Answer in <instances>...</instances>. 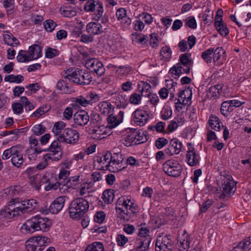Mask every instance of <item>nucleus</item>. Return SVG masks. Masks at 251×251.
<instances>
[{
  "label": "nucleus",
  "mask_w": 251,
  "mask_h": 251,
  "mask_svg": "<svg viewBox=\"0 0 251 251\" xmlns=\"http://www.w3.org/2000/svg\"><path fill=\"white\" fill-rule=\"evenodd\" d=\"M51 226L49 219L36 215L25 221L22 226L21 230L25 234L33 233L36 231H47Z\"/></svg>",
  "instance_id": "obj_1"
},
{
  "label": "nucleus",
  "mask_w": 251,
  "mask_h": 251,
  "mask_svg": "<svg viewBox=\"0 0 251 251\" xmlns=\"http://www.w3.org/2000/svg\"><path fill=\"white\" fill-rule=\"evenodd\" d=\"M63 75L65 78H68L70 81L82 85L90 84L92 79L89 72L79 69H76L74 71L72 69H68L64 72Z\"/></svg>",
  "instance_id": "obj_2"
},
{
  "label": "nucleus",
  "mask_w": 251,
  "mask_h": 251,
  "mask_svg": "<svg viewBox=\"0 0 251 251\" xmlns=\"http://www.w3.org/2000/svg\"><path fill=\"white\" fill-rule=\"evenodd\" d=\"M89 202L83 198H79L73 201L68 208L70 216L73 219H80L89 208Z\"/></svg>",
  "instance_id": "obj_3"
},
{
  "label": "nucleus",
  "mask_w": 251,
  "mask_h": 251,
  "mask_svg": "<svg viewBox=\"0 0 251 251\" xmlns=\"http://www.w3.org/2000/svg\"><path fill=\"white\" fill-rule=\"evenodd\" d=\"M163 170L168 176L176 177L181 175L182 167L177 161L168 160L163 163Z\"/></svg>",
  "instance_id": "obj_4"
},
{
  "label": "nucleus",
  "mask_w": 251,
  "mask_h": 251,
  "mask_svg": "<svg viewBox=\"0 0 251 251\" xmlns=\"http://www.w3.org/2000/svg\"><path fill=\"white\" fill-rule=\"evenodd\" d=\"M79 133L76 130L72 128H66L62 134L57 137V139L61 142L67 144L76 143L79 140Z\"/></svg>",
  "instance_id": "obj_5"
},
{
  "label": "nucleus",
  "mask_w": 251,
  "mask_h": 251,
  "mask_svg": "<svg viewBox=\"0 0 251 251\" xmlns=\"http://www.w3.org/2000/svg\"><path fill=\"white\" fill-rule=\"evenodd\" d=\"M17 199H12L7 207L2 209L0 211L1 215L7 219L12 218L16 216L19 215L21 212L20 206L17 203Z\"/></svg>",
  "instance_id": "obj_6"
},
{
  "label": "nucleus",
  "mask_w": 251,
  "mask_h": 251,
  "mask_svg": "<svg viewBox=\"0 0 251 251\" xmlns=\"http://www.w3.org/2000/svg\"><path fill=\"white\" fill-rule=\"evenodd\" d=\"M170 235L160 236L156 239L155 251H171L174 248L173 241L169 238Z\"/></svg>",
  "instance_id": "obj_7"
},
{
  "label": "nucleus",
  "mask_w": 251,
  "mask_h": 251,
  "mask_svg": "<svg viewBox=\"0 0 251 251\" xmlns=\"http://www.w3.org/2000/svg\"><path fill=\"white\" fill-rule=\"evenodd\" d=\"M192 64V61L186 53L181 54L179 57V62L171 68L169 73L179 76L182 74V65L188 66Z\"/></svg>",
  "instance_id": "obj_8"
},
{
  "label": "nucleus",
  "mask_w": 251,
  "mask_h": 251,
  "mask_svg": "<svg viewBox=\"0 0 251 251\" xmlns=\"http://www.w3.org/2000/svg\"><path fill=\"white\" fill-rule=\"evenodd\" d=\"M85 65L88 69L96 73L99 76H101L105 72L103 64L98 59L93 58L87 60Z\"/></svg>",
  "instance_id": "obj_9"
},
{
  "label": "nucleus",
  "mask_w": 251,
  "mask_h": 251,
  "mask_svg": "<svg viewBox=\"0 0 251 251\" xmlns=\"http://www.w3.org/2000/svg\"><path fill=\"white\" fill-rule=\"evenodd\" d=\"M110 158V160L108 162V164L106 166L107 169L110 171L114 173L118 172L125 168V166L122 165L123 161L122 155L118 154H115L114 155H111Z\"/></svg>",
  "instance_id": "obj_10"
},
{
  "label": "nucleus",
  "mask_w": 251,
  "mask_h": 251,
  "mask_svg": "<svg viewBox=\"0 0 251 251\" xmlns=\"http://www.w3.org/2000/svg\"><path fill=\"white\" fill-rule=\"evenodd\" d=\"M188 150L186 153V161L190 166H195L199 164L200 156L196 152L195 148L191 143L187 144Z\"/></svg>",
  "instance_id": "obj_11"
},
{
  "label": "nucleus",
  "mask_w": 251,
  "mask_h": 251,
  "mask_svg": "<svg viewBox=\"0 0 251 251\" xmlns=\"http://www.w3.org/2000/svg\"><path fill=\"white\" fill-rule=\"evenodd\" d=\"M182 147V143L177 139L174 138L170 141L168 147L165 149L164 151L166 154L172 156L179 153Z\"/></svg>",
  "instance_id": "obj_12"
},
{
  "label": "nucleus",
  "mask_w": 251,
  "mask_h": 251,
  "mask_svg": "<svg viewBox=\"0 0 251 251\" xmlns=\"http://www.w3.org/2000/svg\"><path fill=\"white\" fill-rule=\"evenodd\" d=\"M132 116L134 123L139 126L145 125L150 118L148 113L141 109H136L133 113Z\"/></svg>",
  "instance_id": "obj_13"
},
{
  "label": "nucleus",
  "mask_w": 251,
  "mask_h": 251,
  "mask_svg": "<svg viewBox=\"0 0 251 251\" xmlns=\"http://www.w3.org/2000/svg\"><path fill=\"white\" fill-rule=\"evenodd\" d=\"M18 205L20 206V210L22 214L33 211L36 208L37 201L34 199L23 201L19 202L17 201Z\"/></svg>",
  "instance_id": "obj_14"
},
{
  "label": "nucleus",
  "mask_w": 251,
  "mask_h": 251,
  "mask_svg": "<svg viewBox=\"0 0 251 251\" xmlns=\"http://www.w3.org/2000/svg\"><path fill=\"white\" fill-rule=\"evenodd\" d=\"M151 240V236L137 238L135 242V250L136 251H147L149 249Z\"/></svg>",
  "instance_id": "obj_15"
},
{
  "label": "nucleus",
  "mask_w": 251,
  "mask_h": 251,
  "mask_svg": "<svg viewBox=\"0 0 251 251\" xmlns=\"http://www.w3.org/2000/svg\"><path fill=\"white\" fill-rule=\"evenodd\" d=\"M66 198V196H60L54 200L50 206V212L52 214L59 213L64 206Z\"/></svg>",
  "instance_id": "obj_16"
},
{
  "label": "nucleus",
  "mask_w": 251,
  "mask_h": 251,
  "mask_svg": "<svg viewBox=\"0 0 251 251\" xmlns=\"http://www.w3.org/2000/svg\"><path fill=\"white\" fill-rule=\"evenodd\" d=\"M109 130V128L104 125L98 126H94L92 128H90V133L93 136V138L96 139H101L104 137L103 135H106L107 134V130Z\"/></svg>",
  "instance_id": "obj_17"
},
{
  "label": "nucleus",
  "mask_w": 251,
  "mask_h": 251,
  "mask_svg": "<svg viewBox=\"0 0 251 251\" xmlns=\"http://www.w3.org/2000/svg\"><path fill=\"white\" fill-rule=\"evenodd\" d=\"M75 123L78 126L86 125L90 120L88 113L85 111H80L75 113L73 116Z\"/></svg>",
  "instance_id": "obj_18"
},
{
  "label": "nucleus",
  "mask_w": 251,
  "mask_h": 251,
  "mask_svg": "<svg viewBox=\"0 0 251 251\" xmlns=\"http://www.w3.org/2000/svg\"><path fill=\"white\" fill-rule=\"evenodd\" d=\"M231 178L230 176H228V178L223 184V191L226 193L228 197H230L231 194H234L236 190V183Z\"/></svg>",
  "instance_id": "obj_19"
},
{
  "label": "nucleus",
  "mask_w": 251,
  "mask_h": 251,
  "mask_svg": "<svg viewBox=\"0 0 251 251\" xmlns=\"http://www.w3.org/2000/svg\"><path fill=\"white\" fill-rule=\"evenodd\" d=\"M25 248L27 251H42L44 250L36 237H33L26 242Z\"/></svg>",
  "instance_id": "obj_20"
},
{
  "label": "nucleus",
  "mask_w": 251,
  "mask_h": 251,
  "mask_svg": "<svg viewBox=\"0 0 251 251\" xmlns=\"http://www.w3.org/2000/svg\"><path fill=\"white\" fill-rule=\"evenodd\" d=\"M214 25L216 29L221 35L226 36L228 35L229 33L228 29L226 25L223 23L221 16L216 18Z\"/></svg>",
  "instance_id": "obj_21"
},
{
  "label": "nucleus",
  "mask_w": 251,
  "mask_h": 251,
  "mask_svg": "<svg viewBox=\"0 0 251 251\" xmlns=\"http://www.w3.org/2000/svg\"><path fill=\"white\" fill-rule=\"evenodd\" d=\"M87 32L92 35L100 34L103 31L101 25L98 23L91 22L86 26Z\"/></svg>",
  "instance_id": "obj_22"
},
{
  "label": "nucleus",
  "mask_w": 251,
  "mask_h": 251,
  "mask_svg": "<svg viewBox=\"0 0 251 251\" xmlns=\"http://www.w3.org/2000/svg\"><path fill=\"white\" fill-rule=\"evenodd\" d=\"M28 52L31 60L38 59L42 56V49L40 46L35 44L29 47Z\"/></svg>",
  "instance_id": "obj_23"
},
{
  "label": "nucleus",
  "mask_w": 251,
  "mask_h": 251,
  "mask_svg": "<svg viewBox=\"0 0 251 251\" xmlns=\"http://www.w3.org/2000/svg\"><path fill=\"white\" fill-rule=\"evenodd\" d=\"M208 124L210 128L216 131H219L222 125L219 118L214 115H211L209 116Z\"/></svg>",
  "instance_id": "obj_24"
},
{
  "label": "nucleus",
  "mask_w": 251,
  "mask_h": 251,
  "mask_svg": "<svg viewBox=\"0 0 251 251\" xmlns=\"http://www.w3.org/2000/svg\"><path fill=\"white\" fill-rule=\"evenodd\" d=\"M15 152H16L13 154L11 158V163L14 166L19 168L24 162L23 154L21 151L18 150V147L16 148Z\"/></svg>",
  "instance_id": "obj_25"
},
{
  "label": "nucleus",
  "mask_w": 251,
  "mask_h": 251,
  "mask_svg": "<svg viewBox=\"0 0 251 251\" xmlns=\"http://www.w3.org/2000/svg\"><path fill=\"white\" fill-rule=\"evenodd\" d=\"M128 99L123 92H120L116 99L117 106L119 108H125L128 104Z\"/></svg>",
  "instance_id": "obj_26"
},
{
  "label": "nucleus",
  "mask_w": 251,
  "mask_h": 251,
  "mask_svg": "<svg viewBox=\"0 0 251 251\" xmlns=\"http://www.w3.org/2000/svg\"><path fill=\"white\" fill-rule=\"evenodd\" d=\"M222 85L217 84L210 87L207 92V96L210 98L218 97L222 94Z\"/></svg>",
  "instance_id": "obj_27"
},
{
  "label": "nucleus",
  "mask_w": 251,
  "mask_h": 251,
  "mask_svg": "<svg viewBox=\"0 0 251 251\" xmlns=\"http://www.w3.org/2000/svg\"><path fill=\"white\" fill-rule=\"evenodd\" d=\"M22 192L20 186H12L4 190V193L10 197L18 196Z\"/></svg>",
  "instance_id": "obj_28"
},
{
  "label": "nucleus",
  "mask_w": 251,
  "mask_h": 251,
  "mask_svg": "<svg viewBox=\"0 0 251 251\" xmlns=\"http://www.w3.org/2000/svg\"><path fill=\"white\" fill-rule=\"evenodd\" d=\"M102 118L98 113H92L90 116L91 128L103 125Z\"/></svg>",
  "instance_id": "obj_29"
},
{
  "label": "nucleus",
  "mask_w": 251,
  "mask_h": 251,
  "mask_svg": "<svg viewBox=\"0 0 251 251\" xmlns=\"http://www.w3.org/2000/svg\"><path fill=\"white\" fill-rule=\"evenodd\" d=\"M135 134H136V140H137V144L143 143L147 141L149 139V134L147 131H139L136 129H133Z\"/></svg>",
  "instance_id": "obj_30"
},
{
  "label": "nucleus",
  "mask_w": 251,
  "mask_h": 251,
  "mask_svg": "<svg viewBox=\"0 0 251 251\" xmlns=\"http://www.w3.org/2000/svg\"><path fill=\"white\" fill-rule=\"evenodd\" d=\"M28 178L30 183L36 190H39L41 187V182H40V174H31L29 175Z\"/></svg>",
  "instance_id": "obj_31"
},
{
  "label": "nucleus",
  "mask_w": 251,
  "mask_h": 251,
  "mask_svg": "<svg viewBox=\"0 0 251 251\" xmlns=\"http://www.w3.org/2000/svg\"><path fill=\"white\" fill-rule=\"evenodd\" d=\"M63 153L62 151H57L54 152L47 153L44 155L43 158L45 160H51L52 161H57L61 159Z\"/></svg>",
  "instance_id": "obj_32"
},
{
  "label": "nucleus",
  "mask_w": 251,
  "mask_h": 251,
  "mask_svg": "<svg viewBox=\"0 0 251 251\" xmlns=\"http://www.w3.org/2000/svg\"><path fill=\"white\" fill-rule=\"evenodd\" d=\"M131 133H129L126 136L125 138V145L129 147L131 146L132 145H136L137 144V140H136V134L134 133L133 129H131L130 130Z\"/></svg>",
  "instance_id": "obj_33"
},
{
  "label": "nucleus",
  "mask_w": 251,
  "mask_h": 251,
  "mask_svg": "<svg viewBox=\"0 0 251 251\" xmlns=\"http://www.w3.org/2000/svg\"><path fill=\"white\" fill-rule=\"evenodd\" d=\"M233 110L230 102L229 100L224 101L222 103L221 107V112L225 116H228L230 113Z\"/></svg>",
  "instance_id": "obj_34"
},
{
  "label": "nucleus",
  "mask_w": 251,
  "mask_h": 251,
  "mask_svg": "<svg viewBox=\"0 0 251 251\" xmlns=\"http://www.w3.org/2000/svg\"><path fill=\"white\" fill-rule=\"evenodd\" d=\"M114 198V191L112 189H107L103 192L102 199L106 203H111Z\"/></svg>",
  "instance_id": "obj_35"
},
{
  "label": "nucleus",
  "mask_w": 251,
  "mask_h": 251,
  "mask_svg": "<svg viewBox=\"0 0 251 251\" xmlns=\"http://www.w3.org/2000/svg\"><path fill=\"white\" fill-rule=\"evenodd\" d=\"M24 80V77L22 75H9L4 77L5 81H8L10 83H20Z\"/></svg>",
  "instance_id": "obj_36"
},
{
  "label": "nucleus",
  "mask_w": 251,
  "mask_h": 251,
  "mask_svg": "<svg viewBox=\"0 0 251 251\" xmlns=\"http://www.w3.org/2000/svg\"><path fill=\"white\" fill-rule=\"evenodd\" d=\"M56 88L64 93H69L71 92V88L68 84L63 80H60L56 84Z\"/></svg>",
  "instance_id": "obj_37"
},
{
  "label": "nucleus",
  "mask_w": 251,
  "mask_h": 251,
  "mask_svg": "<svg viewBox=\"0 0 251 251\" xmlns=\"http://www.w3.org/2000/svg\"><path fill=\"white\" fill-rule=\"evenodd\" d=\"M85 251H104L103 244L100 242H94L89 245Z\"/></svg>",
  "instance_id": "obj_38"
},
{
  "label": "nucleus",
  "mask_w": 251,
  "mask_h": 251,
  "mask_svg": "<svg viewBox=\"0 0 251 251\" xmlns=\"http://www.w3.org/2000/svg\"><path fill=\"white\" fill-rule=\"evenodd\" d=\"M100 109L101 112L104 115L110 114L113 110V108L111 103L107 101L103 102L100 107Z\"/></svg>",
  "instance_id": "obj_39"
},
{
  "label": "nucleus",
  "mask_w": 251,
  "mask_h": 251,
  "mask_svg": "<svg viewBox=\"0 0 251 251\" xmlns=\"http://www.w3.org/2000/svg\"><path fill=\"white\" fill-rule=\"evenodd\" d=\"M56 26L57 24L52 20H47L44 22V26L48 32H52Z\"/></svg>",
  "instance_id": "obj_40"
},
{
  "label": "nucleus",
  "mask_w": 251,
  "mask_h": 251,
  "mask_svg": "<svg viewBox=\"0 0 251 251\" xmlns=\"http://www.w3.org/2000/svg\"><path fill=\"white\" fill-rule=\"evenodd\" d=\"M26 51L23 50H21L18 53L17 56V60L19 62H25L31 61L29 55L25 53Z\"/></svg>",
  "instance_id": "obj_41"
},
{
  "label": "nucleus",
  "mask_w": 251,
  "mask_h": 251,
  "mask_svg": "<svg viewBox=\"0 0 251 251\" xmlns=\"http://www.w3.org/2000/svg\"><path fill=\"white\" fill-rule=\"evenodd\" d=\"M213 53V49H208L202 52L201 57L206 63H211L212 62V57L211 55Z\"/></svg>",
  "instance_id": "obj_42"
},
{
  "label": "nucleus",
  "mask_w": 251,
  "mask_h": 251,
  "mask_svg": "<svg viewBox=\"0 0 251 251\" xmlns=\"http://www.w3.org/2000/svg\"><path fill=\"white\" fill-rule=\"evenodd\" d=\"M65 126L66 125L63 122L59 121L54 124L52 131L56 135L58 136L60 135V130L64 129Z\"/></svg>",
  "instance_id": "obj_43"
},
{
  "label": "nucleus",
  "mask_w": 251,
  "mask_h": 251,
  "mask_svg": "<svg viewBox=\"0 0 251 251\" xmlns=\"http://www.w3.org/2000/svg\"><path fill=\"white\" fill-rule=\"evenodd\" d=\"M184 21L185 26H188L192 29H195L197 28V24L194 17L190 16L184 20Z\"/></svg>",
  "instance_id": "obj_44"
},
{
  "label": "nucleus",
  "mask_w": 251,
  "mask_h": 251,
  "mask_svg": "<svg viewBox=\"0 0 251 251\" xmlns=\"http://www.w3.org/2000/svg\"><path fill=\"white\" fill-rule=\"evenodd\" d=\"M17 146H13L10 148L5 150L3 153L2 158L3 160H6L9 158L10 157H12L14 153H15Z\"/></svg>",
  "instance_id": "obj_45"
},
{
  "label": "nucleus",
  "mask_w": 251,
  "mask_h": 251,
  "mask_svg": "<svg viewBox=\"0 0 251 251\" xmlns=\"http://www.w3.org/2000/svg\"><path fill=\"white\" fill-rule=\"evenodd\" d=\"M20 101L24 105L26 111H31L34 108L33 104L28 100L27 98L25 96L22 97Z\"/></svg>",
  "instance_id": "obj_46"
},
{
  "label": "nucleus",
  "mask_w": 251,
  "mask_h": 251,
  "mask_svg": "<svg viewBox=\"0 0 251 251\" xmlns=\"http://www.w3.org/2000/svg\"><path fill=\"white\" fill-rule=\"evenodd\" d=\"M245 251H251V237L245 239L239 243Z\"/></svg>",
  "instance_id": "obj_47"
},
{
  "label": "nucleus",
  "mask_w": 251,
  "mask_h": 251,
  "mask_svg": "<svg viewBox=\"0 0 251 251\" xmlns=\"http://www.w3.org/2000/svg\"><path fill=\"white\" fill-rule=\"evenodd\" d=\"M46 127L42 124L35 126L32 129L34 134L37 136L43 134L46 131Z\"/></svg>",
  "instance_id": "obj_48"
},
{
  "label": "nucleus",
  "mask_w": 251,
  "mask_h": 251,
  "mask_svg": "<svg viewBox=\"0 0 251 251\" xmlns=\"http://www.w3.org/2000/svg\"><path fill=\"white\" fill-rule=\"evenodd\" d=\"M65 186V183H63V182L61 181H59L51 185L49 184L48 186L45 187V190L46 191H49L51 189L57 190L58 188L61 189H63V186Z\"/></svg>",
  "instance_id": "obj_49"
},
{
  "label": "nucleus",
  "mask_w": 251,
  "mask_h": 251,
  "mask_svg": "<svg viewBox=\"0 0 251 251\" xmlns=\"http://www.w3.org/2000/svg\"><path fill=\"white\" fill-rule=\"evenodd\" d=\"M12 108L14 113L20 114L23 112L24 105L20 101V102H15L12 104Z\"/></svg>",
  "instance_id": "obj_50"
},
{
  "label": "nucleus",
  "mask_w": 251,
  "mask_h": 251,
  "mask_svg": "<svg viewBox=\"0 0 251 251\" xmlns=\"http://www.w3.org/2000/svg\"><path fill=\"white\" fill-rule=\"evenodd\" d=\"M59 142H60L57 139V140L54 141L50 145L48 151L51 152H54V151H61V145Z\"/></svg>",
  "instance_id": "obj_51"
},
{
  "label": "nucleus",
  "mask_w": 251,
  "mask_h": 251,
  "mask_svg": "<svg viewBox=\"0 0 251 251\" xmlns=\"http://www.w3.org/2000/svg\"><path fill=\"white\" fill-rule=\"evenodd\" d=\"M79 176H75L72 177L67 180L65 185L68 188L71 187V185H72V187L73 186H75L79 183Z\"/></svg>",
  "instance_id": "obj_52"
},
{
  "label": "nucleus",
  "mask_w": 251,
  "mask_h": 251,
  "mask_svg": "<svg viewBox=\"0 0 251 251\" xmlns=\"http://www.w3.org/2000/svg\"><path fill=\"white\" fill-rule=\"evenodd\" d=\"M176 100H177V102H176V108L178 111H179L182 109L183 107L181 105H186L189 102H190L191 97H188L187 100H182V101H181L179 99Z\"/></svg>",
  "instance_id": "obj_53"
},
{
  "label": "nucleus",
  "mask_w": 251,
  "mask_h": 251,
  "mask_svg": "<svg viewBox=\"0 0 251 251\" xmlns=\"http://www.w3.org/2000/svg\"><path fill=\"white\" fill-rule=\"evenodd\" d=\"M60 11L62 15L66 17H72L76 15V11L75 10H71L68 8L66 9H62L60 8Z\"/></svg>",
  "instance_id": "obj_54"
},
{
  "label": "nucleus",
  "mask_w": 251,
  "mask_h": 251,
  "mask_svg": "<svg viewBox=\"0 0 251 251\" xmlns=\"http://www.w3.org/2000/svg\"><path fill=\"white\" fill-rule=\"evenodd\" d=\"M168 143V140L163 137L158 138L155 142V147L158 149H161L163 148L165 145Z\"/></svg>",
  "instance_id": "obj_55"
},
{
  "label": "nucleus",
  "mask_w": 251,
  "mask_h": 251,
  "mask_svg": "<svg viewBox=\"0 0 251 251\" xmlns=\"http://www.w3.org/2000/svg\"><path fill=\"white\" fill-rule=\"evenodd\" d=\"M160 53L164 58H169L171 57L172 51L169 47L165 46L161 49Z\"/></svg>",
  "instance_id": "obj_56"
},
{
  "label": "nucleus",
  "mask_w": 251,
  "mask_h": 251,
  "mask_svg": "<svg viewBox=\"0 0 251 251\" xmlns=\"http://www.w3.org/2000/svg\"><path fill=\"white\" fill-rule=\"evenodd\" d=\"M128 100L129 101H130V102L132 104H138L141 101V95L137 93H133L130 96Z\"/></svg>",
  "instance_id": "obj_57"
},
{
  "label": "nucleus",
  "mask_w": 251,
  "mask_h": 251,
  "mask_svg": "<svg viewBox=\"0 0 251 251\" xmlns=\"http://www.w3.org/2000/svg\"><path fill=\"white\" fill-rule=\"evenodd\" d=\"M178 248L180 251H187L189 248V242L188 239L180 240Z\"/></svg>",
  "instance_id": "obj_58"
},
{
  "label": "nucleus",
  "mask_w": 251,
  "mask_h": 251,
  "mask_svg": "<svg viewBox=\"0 0 251 251\" xmlns=\"http://www.w3.org/2000/svg\"><path fill=\"white\" fill-rule=\"evenodd\" d=\"M221 52L224 53V50L222 47H218L216 50L213 49V60L214 62L218 61L221 56Z\"/></svg>",
  "instance_id": "obj_59"
},
{
  "label": "nucleus",
  "mask_w": 251,
  "mask_h": 251,
  "mask_svg": "<svg viewBox=\"0 0 251 251\" xmlns=\"http://www.w3.org/2000/svg\"><path fill=\"white\" fill-rule=\"evenodd\" d=\"M105 217V214L103 211L97 212L94 216V221L97 223L101 224L103 223Z\"/></svg>",
  "instance_id": "obj_60"
},
{
  "label": "nucleus",
  "mask_w": 251,
  "mask_h": 251,
  "mask_svg": "<svg viewBox=\"0 0 251 251\" xmlns=\"http://www.w3.org/2000/svg\"><path fill=\"white\" fill-rule=\"evenodd\" d=\"M96 1L93 0L88 1L84 7V9L87 11L93 12L95 11L96 9Z\"/></svg>",
  "instance_id": "obj_61"
},
{
  "label": "nucleus",
  "mask_w": 251,
  "mask_h": 251,
  "mask_svg": "<svg viewBox=\"0 0 251 251\" xmlns=\"http://www.w3.org/2000/svg\"><path fill=\"white\" fill-rule=\"evenodd\" d=\"M117 244L119 246H124L128 241V238L124 235L118 234L116 238Z\"/></svg>",
  "instance_id": "obj_62"
},
{
  "label": "nucleus",
  "mask_w": 251,
  "mask_h": 251,
  "mask_svg": "<svg viewBox=\"0 0 251 251\" xmlns=\"http://www.w3.org/2000/svg\"><path fill=\"white\" fill-rule=\"evenodd\" d=\"M58 54V51L51 48H48L46 51V56L49 58H52Z\"/></svg>",
  "instance_id": "obj_63"
},
{
  "label": "nucleus",
  "mask_w": 251,
  "mask_h": 251,
  "mask_svg": "<svg viewBox=\"0 0 251 251\" xmlns=\"http://www.w3.org/2000/svg\"><path fill=\"white\" fill-rule=\"evenodd\" d=\"M116 15L119 21H122V20L124 19V18L126 16V9L123 8H119L117 10Z\"/></svg>",
  "instance_id": "obj_64"
}]
</instances>
